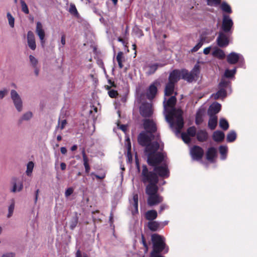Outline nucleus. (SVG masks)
Masks as SVG:
<instances>
[{
  "mask_svg": "<svg viewBox=\"0 0 257 257\" xmlns=\"http://www.w3.org/2000/svg\"><path fill=\"white\" fill-rule=\"evenodd\" d=\"M84 167H85V172L86 173H88L90 171V166L89 165V164H84Z\"/></svg>",
  "mask_w": 257,
  "mask_h": 257,
  "instance_id": "e2e57ef3",
  "label": "nucleus"
},
{
  "mask_svg": "<svg viewBox=\"0 0 257 257\" xmlns=\"http://www.w3.org/2000/svg\"><path fill=\"white\" fill-rule=\"evenodd\" d=\"M78 219L77 217H74L70 223V227L71 229H73L77 225Z\"/></svg>",
  "mask_w": 257,
  "mask_h": 257,
  "instance_id": "09e8293b",
  "label": "nucleus"
},
{
  "mask_svg": "<svg viewBox=\"0 0 257 257\" xmlns=\"http://www.w3.org/2000/svg\"><path fill=\"white\" fill-rule=\"evenodd\" d=\"M205 113V109L203 108H200L197 113L196 116V123L197 124H199L203 120L202 116Z\"/></svg>",
  "mask_w": 257,
  "mask_h": 257,
  "instance_id": "a878e982",
  "label": "nucleus"
},
{
  "mask_svg": "<svg viewBox=\"0 0 257 257\" xmlns=\"http://www.w3.org/2000/svg\"><path fill=\"white\" fill-rule=\"evenodd\" d=\"M105 88L108 90V94L111 98H116L118 95L117 91L115 90L110 88V86L107 85Z\"/></svg>",
  "mask_w": 257,
  "mask_h": 257,
  "instance_id": "72a5a7b5",
  "label": "nucleus"
},
{
  "mask_svg": "<svg viewBox=\"0 0 257 257\" xmlns=\"http://www.w3.org/2000/svg\"><path fill=\"white\" fill-rule=\"evenodd\" d=\"M211 49L212 48L211 47L205 48L203 50L204 54L205 55L208 54L210 52Z\"/></svg>",
  "mask_w": 257,
  "mask_h": 257,
  "instance_id": "bf43d9fd",
  "label": "nucleus"
},
{
  "mask_svg": "<svg viewBox=\"0 0 257 257\" xmlns=\"http://www.w3.org/2000/svg\"><path fill=\"white\" fill-rule=\"evenodd\" d=\"M117 126L119 128L122 130L124 133L126 132L127 126L125 125H119L118 123L117 124Z\"/></svg>",
  "mask_w": 257,
  "mask_h": 257,
  "instance_id": "13d9d810",
  "label": "nucleus"
},
{
  "mask_svg": "<svg viewBox=\"0 0 257 257\" xmlns=\"http://www.w3.org/2000/svg\"><path fill=\"white\" fill-rule=\"evenodd\" d=\"M91 175H94L96 178L99 179H102L105 177V174L104 173H103L100 175H94V173H92Z\"/></svg>",
  "mask_w": 257,
  "mask_h": 257,
  "instance_id": "052dcab7",
  "label": "nucleus"
},
{
  "mask_svg": "<svg viewBox=\"0 0 257 257\" xmlns=\"http://www.w3.org/2000/svg\"><path fill=\"white\" fill-rule=\"evenodd\" d=\"M221 9L223 12L229 14H230L232 12L230 6L225 2L222 3L221 5Z\"/></svg>",
  "mask_w": 257,
  "mask_h": 257,
  "instance_id": "4c0bfd02",
  "label": "nucleus"
},
{
  "mask_svg": "<svg viewBox=\"0 0 257 257\" xmlns=\"http://www.w3.org/2000/svg\"><path fill=\"white\" fill-rule=\"evenodd\" d=\"M67 122L66 120L64 119L61 121L59 122L58 125L57 126V129H60V130H62L65 127L66 125Z\"/></svg>",
  "mask_w": 257,
  "mask_h": 257,
  "instance_id": "8fccbe9b",
  "label": "nucleus"
},
{
  "mask_svg": "<svg viewBox=\"0 0 257 257\" xmlns=\"http://www.w3.org/2000/svg\"><path fill=\"white\" fill-rule=\"evenodd\" d=\"M34 167V164L33 162L30 161L28 163L26 171V174L28 176H31Z\"/></svg>",
  "mask_w": 257,
  "mask_h": 257,
  "instance_id": "2f4dec72",
  "label": "nucleus"
},
{
  "mask_svg": "<svg viewBox=\"0 0 257 257\" xmlns=\"http://www.w3.org/2000/svg\"><path fill=\"white\" fill-rule=\"evenodd\" d=\"M7 18L10 26L13 28L14 27L15 19L10 13H7Z\"/></svg>",
  "mask_w": 257,
  "mask_h": 257,
  "instance_id": "c03bdc74",
  "label": "nucleus"
},
{
  "mask_svg": "<svg viewBox=\"0 0 257 257\" xmlns=\"http://www.w3.org/2000/svg\"><path fill=\"white\" fill-rule=\"evenodd\" d=\"M60 167H61V169L62 170H64L66 169V165L65 163H61L60 164Z\"/></svg>",
  "mask_w": 257,
  "mask_h": 257,
  "instance_id": "69168bd1",
  "label": "nucleus"
},
{
  "mask_svg": "<svg viewBox=\"0 0 257 257\" xmlns=\"http://www.w3.org/2000/svg\"><path fill=\"white\" fill-rule=\"evenodd\" d=\"M116 60L118 62V66L120 68H122L123 67L122 62L123 60V53L121 52H119L118 53L116 57Z\"/></svg>",
  "mask_w": 257,
  "mask_h": 257,
  "instance_id": "e433bc0d",
  "label": "nucleus"
},
{
  "mask_svg": "<svg viewBox=\"0 0 257 257\" xmlns=\"http://www.w3.org/2000/svg\"><path fill=\"white\" fill-rule=\"evenodd\" d=\"M153 250L152 252H160L165 248V238L158 234H153L152 236Z\"/></svg>",
  "mask_w": 257,
  "mask_h": 257,
  "instance_id": "39448f33",
  "label": "nucleus"
},
{
  "mask_svg": "<svg viewBox=\"0 0 257 257\" xmlns=\"http://www.w3.org/2000/svg\"><path fill=\"white\" fill-rule=\"evenodd\" d=\"M190 154L193 160H200L203 154L202 149L197 146H194L190 150Z\"/></svg>",
  "mask_w": 257,
  "mask_h": 257,
  "instance_id": "f8f14e48",
  "label": "nucleus"
},
{
  "mask_svg": "<svg viewBox=\"0 0 257 257\" xmlns=\"http://www.w3.org/2000/svg\"><path fill=\"white\" fill-rule=\"evenodd\" d=\"M212 54L214 57H217L220 59H223L225 56L223 51L216 47L213 49Z\"/></svg>",
  "mask_w": 257,
  "mask_h": 257,
  "instance_id": "393cba45",
  "label": "nucleus"
},
{
  "mask_svg": "<svg viewBox=\"0 0 257 257\" xmlns=\"http://www.w3.org/2000/svg\"><path fill=\"white\" fill-rule=\"evenodd\" d=\"M69 11L73 15H76L78 14L77 9L74 4H70Z\"/></svg>",
  "mask_w": 257,
  "mask_h": 257,
  "instance_id": "de8ad7c7",
  "label": "nucleus"
},
{
  "mask_svg": "<svg viewBox=\"0 0 257 257\" xmlns=\"http://www.w3.org/2000/svg\"><path fill=\"white\" fill-rule=\"evenodd\" d=\"M146 131L141 133L138 136V142L142 146H146L145 154L147 156L148 163L151 166H155V172L162 177H168L169 172L167 165L164 164L161 166L158 164L164 159L163 153L158 152L160 148L159 142L154 140L152 133L156 131L154 122L150 119H146L144 122Z\"/></svg>",
  "mask_w": 257,
  "mask_h": 257,
  "instance_id": "f257e3e1",
  "label": "nucleus"
},
{
  "mask_svg": "<svg viewBox=\"0 0 257 257\" xmlns=\"http://www.w3.org/2000/svg\"><path fill=\"white\" fill-rule=\"evenodd\" d=\"M142 175L144 182H148L149 183L146 187V193L148 195V205L154 206L162 202L163 200V197L157 193L158 188L156 184L158 179L156 174L152 172H149L147 167L143 166Z\"/></svg>",
  "mask_w": 257,
  "mask_h": 257,
  "instance_id": "7ed1b4c3",
  "label": "nucleus"
},
{
  "mask_svg": "<svg viewBox=\"0 0 257 257\" xmlns=\"http://www.w3.org/2000/svg\"><path fill=\"white\" fill-rule=\"evenodd\" d=\"M242 59L243 57L241 55L235 52H231L227 56V62L231 64H235L238 60Z\"/></svg>",
  "mask_w": 257,
  "mask_h": 257,
  "instance_id": "2eb2a0df",
  "label": "nucleus"
},
{
  "mask_svg": "<svg viewBox=\"0 0 257 257\" xmlns=\"http://www.w3.org/2000/svg\"><path fill=\"white\" fill-rule=\"evenodd\" d=\"M140 112L143 116H150L153 112L151 104L149 103L142 104L140 106Z\"/></svg>",
  "mask_w": 257,
  "mask_h": 257,
  "instance_id": "9b49d317",
  "label": "nucleus"
},
{
  "mask_svg": "<svg viewBox=\"0 0 257 257\" xmlns=\"http://www.w3.org/2000/svg\"><path fill=\"white\" fill-rule=\"evenodd\" d=\"M197 138L199 141H204L207 138V134L205 131L200 130L197 133Z\"/></svg>",
  "mask_w": 257,
  "mask_h": 257,
  "instance_id": "7c9ffc66",
  "label": "nucleus"
},
{
  "mask_svg": "<svg viewBox=\"0 0 257 257\" xmlns=\"http://www.w3.org/2000/svg\"><path fill=\"white\" fill-rule=\"evenodd\" d=\"M168 208V206L166 204H162L160 207V212H161L164 210Z\"/></svg>",
  "mask_w": 257,
  "mask_h": 257,
  "instance_id": "680f3d73",
  "label": "nucleus"
},
{
  "mask_svg": "<svg viewBox=\"0 0 257 257\" xmlns=\"http://www.w3.org/2000/svg\"><path fill=\"white\" fill-rule=\"evenodd\" d=\"M73 192V189L72 188H69L66 190L65 192V195L66 197H68L71 195Z\"/></svg>",
  "mask_w": 257,
  "mask_h": 257,
  "instance_id": "6e6d98bb",
  "label": "nucleus"
},
{
  "mask_svg": "<svg viewBox=\"0 0 257 257\" xmlns=\"http://www.w3.org/2000/svg\"><path fill=\"white\" fill-rule=\"evenodd\" d=\"M221 109V105L217 103H213L209 107L208 113L209 115H214L218 113Z\"/></svg>",
  "mask_w": 257,
  "mask_h": 257,
  "instance_id": "6ab92c4d",
  "label": "nucleus"
},
{
  "mask_svg": "<svg viewBox=\"0 0 257 257\" xmlns=\"http://www.w3.org/2000/svg\"><path fill=\"white\" fill-rule=\"evenodd\" d=\"M21 4L22 11L26 14H29V11L25 2L23 0H21Z\"/></svg>",
  "mask_w": 257,
  "mask_h": 257,
  "instance_id": "a18cd8bd",
  "label": "nucleus"
},
{
  "mask_svg": "<svg viewBox=\"0 0 257 257\" xmlns=\"http://www.w3.org/2000/svg\"><path fill=\"white\" fill-rule=\"evenodd\" d=\"M33 116V113L31 111H27L23 114L22 116V119L23 120H30Z\"/></svg>",
  "mask_w": 257,
  "mask_h": 257,
  "instance_id": "37998d69",
  "label": "nucleus"
},
{
  "mask_svg": "<svg viewBox=\"0 0 257 257\" xmlns=\"http://www.w3.org/2000/svg\"><path fill=\"white\" fill-rule=\"evenodd\" d=\"M216 149L213 148L209 149L206 154L207 159L209 162H213L216 157Z\"/></svg>",
  "mask_w": 257,
  "mask_h": 257,
  "instance_id": "412c9836",
  "label": "nucleus"
},
{
  "mask_svg": "<svg viewBox=\"0 0 257 257\" xmlns=\"http://www.w3.org/2000/svg\"><path fill=\"white\" fill-rule=\"evenodd\" d=\"M203 42L202 41L199 42L191 50L192 52H196L202 46Z\"/></svg>",
  "mask_w": 257,
  "mask_h": 257,
  "instance_id": "3c124183",
  "label": "nucleus"
},
{
  "mask_svg": "<svg viewBox=\"0 0 257 257\" xmlns=\"http://www.w3.org/2000/svg\"><path fill=\"white\" fill-rule=\"evenodd\" d=\"M16 204V200L15 198H12L9 200V205L8 207V214L7 217L10 218L12 216Z\"/></svg>",
  "mask_w": 257,
  "mask_h": 257,
  "instance_id": "aec40b11",
  "label": "nucleus"
},
{
  "mask_svg": "<svg viewBox=\"0 0 257 257\" xmlns=\"http://www.w3.org/2000/svg\"><path fill=\"white\" fill-rule=\"evenodd\" d=\"M182 78L188 82H192L195 80L196 78L191 72H189L186 70H182Z\"/></svg>",
  "mask_w": 257,
  "mask_h": 257,
  "instance_id": "4be33fe9",
  "label": "nucleus"
},
{
  "mask_svg": "<svg viewBox=\"0 0 257 257\" xmlns=\"http://www.w3.org/2000/svg\"><path fill=\"white\" fill-rule=\"evenodd\" d=\"M61 43L63 46L65 45V37L64 35L61 37Z\"/></svg>",
  "mask_w": 257,
  "mask_h": 257,
  "instance_id": "0e129e2a",
  "label": "nucleus"
},
{
  "mask_svg": "<svg viewBox=\"0 0 257 257\" xmlns=\"http://www.w3.org/2000/svg\"><path fill=\"white\" fill-rule=\"evenodd\" d=\"M231 92V87L228 81L222 79L219 84V90L212 95L215 99L222 98L226 96L227 92Z\"/></svg>",
  "mask_w": 257,
  "mask_h": 257,
  "instance_id": "20e7f679",
  "label": "nucleus"
},
{
  "mask_svg": "<svg viewBox=\"0 0 257 257\" xmlns=\"http://www.w3.org/2000/svg\"><path fill=\"white\" fill-rule=\"evenodd\" d=\"M174 84L172 82H168L165 89V96H170L172 95L174 91Z\"/></svg>",
  "mask_w": 257,
  "mask_h": 257,
  "instance_id": "b1692460",
  "label": "nucleus"
},
{
  "mask_svg": "<svg viewBox=\"0 0 257 257\" xmlns=\"http://www.w3.org/2000/svg\"><path fill=\"white\" fill-rule=\"evenodd\" d=\"M221 0H207V5L209 6H217L220 3Z\"/></svg>",
  "mask_w": 257,
  "mask_h": 257,
  "instance_id": "49530a36",
  "label": "nucleus"
},
{
  "mask_svg": "<svg viewBox=\"0 0 257 257\" xmlns=\"http://www.w3.org/2000/svg\"><path fill=\"white\" fill-rule=\"evenodd\" d=\"M219 124V126L224 130H226L228 128V127H229L228 123L227 121L223 118H221L220 119Z\"/></svg>",
  "mask_w": 257,
  "mask_h": 257,
  "instance_id": "c9c22d12",
  "label": "nucleus"
},
{
  "mask_svg": "<svg viewBox=\"0 0 257 257\" xmlns=\"http://www.w3.org/2000/svg\"><path fill=\"white\" fill-rule=\"evenodd\" d=\"M176 99L175 96H171L167 100L165 96L164 100V107L165 113V118L169 123L172 130L178 135L184 126V121L182 118V111L180 109H176L174 107L176 104Z\"/></svg>",
  "mask_w": 257,
  "mask_h": 257,
  "instance_id": "f03ea898",
  "label": "nucleus"
},
{
  "mask_svg": "<svg viewBox=\"0 0 257 257\" xmlns=\"http://www.w3.org/2000/svg\"><path fill=\"white\" fill-rule=\"evenodd\" d=\"M126 148L127 149V155L128 159L132 157V155L131 153V142L130 140V139L128 138H127L126 139V144H125Z\"/></svg>",
  "mask_w": 257,
  "mask_h": 257,
  "instance_id": "79ce46f5",
  "label": "nucleus"
},
{
  "mask_svg": "<svg viewBox=\"0 0 257 257\" xmlns=\"http://www.w3.org/2000/svg\"><path fill=\"white\" fill-rule=\"evenodd\" d=\"M11 98L16 110L18 112H21L23 108V101L20 95L15 90H11Z\"/></svg>",
  "mask_w": 257,
  "mask_h": 257,
  "instance_id": "423d86ee",
  "label": "nucleus"
},
{
  "mask_svg": "<svg viewBox=\"0 0 257 257\" xmlns=\"http://www.w3.org/2000/svg\"><path fill=\"white\" fill-rule=\"evenodd\" d=\"M233 21L229 16L224 15L222 28L224 32L231 34V29L233 26Z\"/></svg>",
  "mask_w": 257,
  "mask_h": 257,
  "instance_id": "0eeeda50",
  "label": "nucleus"
},
{
  "mask_svg": "<svg viewBox=\"0 0 257 257\" xmlns=\"http://www.w3.org/2000/svg\"><path fill=\"white\" fill-rule=\"evenodd\" d=\"M76 257H88L86 253L81 252L79 250H78L76 253Z\"/></svg>",
  "mask_w": 257,
  "mask_h": 257,
  "instance_id": "5fc2aeb1",
  "label": "nucleus"
},
{
  "mask_svg": "<svg viewBox=\"0 0 257 257\" xmlns=\"http://www.w3.org/2000/svg\"><path fill=\"white\" fill-rule=\"evenodd\" d=\"M195 78H197L200 73V66L197 64H196L192 70L190 72Z\"/></svg>",
  "mask_w": 257,
  "mask_h": 257,
  "instance_id": "a19ab883",
  "label": "nucleus"
},
{
  "mask_svg": "<svg viewBox=\"0 0 257 257\" xmlns=\"http://www.w3.org/2000/svg\"><path fill=\"white\" fill-rule=\"evenodd\" d=\"M236 68L232 70L226 69L224 72V76L227 78L233 77L236 73Z\"/></svg>",
  "mask_w": 257,
  "mask_h": 257,
  "instance_id": "58836bf2",
  "label": "nucleus"
},
{
  "mask_svg": "<svg viewBox=\"0 0 257 257\" xmlns=\"http://www.w3.org/2000/svg\"><path fill=\"white\" fill-rule=\"evenodd\" d=\"M159 84V82L157 81L152 84L147 92V96L149 99L153 98L157 92V86Z\"/></svg>",
  "mask_w": 257,
  "mask_h": 257,
  "instance_id": "a211bd4d",
  "label": "nucleus"
},
{
  "mask_svg": "<svg viewBox=\"0 0 257 257\" xmlns=\"http://www.w3.org/2000/svg\"><path fill=\"white\" fill-rule=\"evenodd\" d=\"M142 243H143L144 247L146 248L145 249V252H147L148 251V247L147 244V243H146V242L145 241V238H144V236L143 235H142Z\"/></svg>",
  "mask_w": 257,
  "mask_h": 257,
  "instance_id": "4d7b16f0",
  "label": "nucleus"
},
{
  "mask_svg": "<svg viewBox=\"0 0 257 257\" xmlns=\"http://www.w3.org/2000/svg\"><path fill=\"white\" fill-rule=\"evenodd\" d=\"M213 138L216 142H221L224 138V134L221 131H216L213 133Z\"/></svg>",
  "mask_w": 257,
  "mask_h": 257,
  "instance_id": "c85d7f7f",
  "label": "nucleus"
},
{
  "mask_svg": "<svg viewBox=\"0 0 257 257\" xmlns=\"http://www.w3.org/2000/svg\"><path fill=\"white\" fill-rule=\"evenodd\" d=\"M181 78H182V70H175L170 73L169 82L175 84Z\"/></svg>",
  "mask_w": 257,
  "mask_h": 257,
  "instance_id": "f3484780",
  "label": "nucleus"
},
{
  "mask_svg": "<svg viewBox=\"0 0 257 257\" xmlns=\"http://www.w3.org/2000/svg\"><path fill=\"white\" fill-rule=\"evenodd\" d=\"M230 34H226L223 32H220L217 39L218 45L220 47L227 46L230 41Z\"/></svg>",
  "mask_w": 257,
  "mask_h": 257,
  "instance_id": "6e6552de",
  "label": "nucleus"
},
{
  "mask_svg": "<svg viewBox=\"0 0 257 257\" xmlns=\"http://www.w3.org/2000/svg\"><path fill=\"white\" fill-rule=\"evenodd\" d=\"M30 62L31 65L35 68H36L38 64V59L34 56L30 55L29 56Z\"/></svg>",
  "mask_w": 257,
  "mask_h": 257,
  "instance_id": "ea45409f",
  "label": "nucleus"
},
{
  "mask_svg": "<svg viewBox=\"0 0 257 257\" xmlns=\"http://www.w3.org/2000/svg\"><path fill=\"white\" fill-rule=\"evenodd\" d=\"M12 188L11 191L13 193L19 192L23 188V182L17 178H13L12 181Z\"/></svg>",
  "mask_w": 257,
  "mask_h": 257,
  "instance_id": "9d476101",
  "label": "nucleus"
},
{
  "mask_svg": "<svg viewBox=\"0 0 257 257\" xmlns=\"http://www.w3.org/2000/svg\"><path fill=\"white\" fill-rule=\"evenodd\" d=\"M219 152L221 155V159L225 160L227 153V147L225 146H221L219 147Z\"/></svg>",
  "mask_w": 257,
  "mask_h": 257,
  "instance_id": "473e14b6",
  "label": "nucleus"
},
{
  "mask_svg": "<svg viewBox=\"0 0 257 257\" xmlns=\"http://www.w3.org/2000/svg\"><path fill=\"white\" fill-rule=\"evenodd\" d=\"M161 223L157 221H150L148 223V227L152 231H156L160 228Z\"/></svg>",
  "mask_w": 257,
  "mask_h": 257,
  "instance_id": "c756f323",
  "label": "nucleus"
},
{
  "mask_svg": "<svg viewBox=\"0 0 257 257\" xmlns=\"http://www.w3.org/2000/svg\"><path fill=\"white\" fill-rule=\"evenodd\" d=\"M196 135H197L196 128L192 126L187 130V133H182L181 137L185 143L188 144L190 142V137H194Z\"/></svg>",
  "mask_w": 257,
  "mask_h": 257,
  "instance_id": "1a4fd4ad",
  "label": "nucleus"
},
{
  "mask_svg": "<svg viewBox=\"0 0 257 257\" xmlns=\"http://www.w3.org/2000/svg\"><path fill=\"white\" fill-rule=\"evenodd\" d=\"M131 204L134 209H132V213L135 214L138 212V195L137 194L133 195V200H130Z\"/></svg>",
  "mask_w": 257,
  "mask_h": 257,
  "instance_id": "5701e85b",
  "label": "nucleus"
},
{
  "mask_svg": "<svg viewBox=\"0 0 257 257\" xmlns=\"http://www.w3.org/2000/svg\"><path fill=\"white\" fill-rule=\"evenodd\" d=\"M210 117L208 121V126L211 130H213L217 124V118L214 115H210Z\"/></svg>",
  "mask_w": 257,
  "mask_h": 257,
  "instance_id": "cd10ccee",
  "label": "nucleus"
},
{
  "mask_svg": "<svg viewBox=\"0 0 257 257\" xmlns=\"http://www.w3.org/2000/svg\"><path fill=\"white\" fill-rule=\"evenodd\" d=\"M36 33L39 37L42 45L44 46L45 43L44 38L45 34L43 28V25L40 22H38L37 23Z\"/></svg>",
  "mask_w": 257,
  "mask_h": 257,
  "instance_id": "ddd939ff",
  "label": "nucleus"
},
{
  "mask_svg": "<svg viewBox=\"0 0 257 257\" xmlns=\"http://www.w3.org/2000/svg\"><path fill=\"white\" fill-rule=\"evenodd\" d=\"M2 257H16V254L13 252H7L3 253Z\"/></svg>",
  "mask_w": 257,
  "mask_h": 257,
  "instance_id": "603ef678",
  "label": "nucleus"
},
{
  "mask_svg": "<svg viewBox=\"0 0 257 257\" xmlns=\"http://www.w3.org/2000/svg\"><path fill=\"white\" fill-rule=\"evenodd\" d=\"M27 42L29 48L35 50L36 48L35 38L33 33L32 31H29L27 34Z\"/></svg>",
  "mask_w": 257,
  "mask_h": 257,
  "instance_id": "dca6fc26",
  "label": "nucleus"
},
{
  "mask_svg": "<svg viewBox=\"0 0 257 257\" xmlns=\"http://www.w3.org/2000/svg\"><path fill=\"white\" fill-rule=\"evenodd\" d=\"M145 217L147 219L151 221L157 218V212L155 210L148 211L145 214Z\"/></svg>",
  "mask_w": 257,
  "mask_h": 257,
  "instance_id": "bb28decb",
  "label": "nucleus"
},
{
  "mask_svg": "<svg viewBox=\"0 0 257 257\" xmlns=\"http://www.w3.org/2000/svg\"><path fill=\"white\" fill-rule=\"evenodd\" d=\"M236 138V134L233 131H230L227 135V141L228 142H232L235 141Z\"/></svg>",
  "mask_w": 257,
  "mask_h": 257,
  "instance_id": "f704fd0d",
  "label": "nucleus"
},
{
  "mask_svg": "<svg viewBox=\"0 0 257 257\" xmlns=\"http://www.w3.org/2000/svg\"><path fill=\"white\" fill-rule=\"evenodd\" d=\"M159 67V64L155 63H147L143 69L147 75H151L155 72Z\"/></svg>",
  "mask_w": 257,
  "mask_h": 257,
  "instance_id": "4468645a",
  "label": "nucleus"
},
{
  "mask_svg": "<svg viewBox=\"0 0 257 257\" xmlns=\"http://www.w3.org/2000/svg\"><path fill=\"white\" fill-rule=\"evenodd\" d=\"M8 94V90L7 89H4L3 90H0V99H3Z\"/></svg>",
  "mask_w": 257,
  "mask_h": 257,
  "instance_id": "864d4df0",
  "label": "nucleus"
},
{
  "mask_svg": "<svg viewBox=\"0 0 257 257\" xmlns=\"http://www.w3.org/2000/svg\"><path fill=\"white\" fill-rule=\"evenodd\" d=\"M60 150H61V152L63 154H65L67 152V149L65 147H61Z\"/></svg>",
  "mask_w": 257,
  "mask_h": 257,
  "instance_id": "338daca9",
  "label": "nucleus"
},
{
  "mask_svg": "<svg viewBox=\"0 0 257 257\" xmlns=\"http://www.w3.org/2000/svg\"><path fill=\"white\" fill-rule=\"evenodd\" d=\"M83 165L88 164V158H87V157L83 158Z\"/></svg>",
  "mask_w": 257,
  "mask_h": 257,
  "instance_id": "774afa93",
  "label": "nucleus"
}]
</instances>
